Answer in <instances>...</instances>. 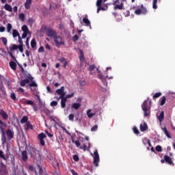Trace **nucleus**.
Masks as SVG:
<instances>
[{
    "label": "nucleus",
    "mask_w": 175,
    "mask_h": 175,
    "mask_svg": "<svg viewBox=\"0 0 175 175\" xmlns=\"http://www.w3.org/2000/svg\"><path fill=\"white\" fill-rule=\"evenodd\" d=\"M25 77L27 80L31 81L30 83L29 84V87L30 88L31 92L33 94H35L36 91H38V83L35 81H33V77L31 75V74L27 73V74H24Z\"/></svg>",
    "instance_id": "nucleus-1"
},
{
    "label": "nucleus",
    "mask_w": 175,
    "mask_h": 175,
    "mask_svg": "<svg viewBox=\"0 0 175 175\" xmlns=\"http://www.w3.org/2000/svg\"><path fill=\"white\" fill-rule=\"evenodd\" d=\"M28 152L30 154L31 157L33 158V159L37 160L39 158H42V154H40V150L36 149V148L33 146H29L27 148Z\"/></svg>",
    "instance_id": "nucleus-2"
},
{
    "label": "nucleus",
    "mask_w": 175,
    "mask_h": 175,
    "mask_svg": "<svg viewBox=\"0 0 175 175\" xmlns=\"http://www.w3.org/2000/svg\"><path fill=\"white\" fill-rule=\"evenodd\" d=\"M150 105H151V100H150V98H148L146 100H144L142 105V109L143 111H144V117H148V116H150Z\"/></svg>",
    "instance_id": "nucleus-3"
},
{
    "label": "nucleus",
    "mask_w": 175,
    "mask_h": 175,
    "mask_svg": "<svg viewBox=\"0 0 175 175\" xmlns=\"http://www.w3.org/2000/svg\"><path fill=\"white\" fill-rule=\"evenodd\" d=\"M8 126V124L6 123H4L1 119H0V131L1 132V142L3 144H5L6 143V133H5V129Z\"/></svg>",
    "instance_id": "nucleus-4"
},
{
    "label": "nucleus",
    "mask_w": 175,
    "mask_h": 175,
    "mask_svg": "<svg viewBox=\"0 0 175 175\" xmlns=\"http://www.w3.org/2000/svg\"><path fill=\"white\" fill-rule=\"evenodd\" d=\"M112 5H113V10H124V1L116 0L113 1Z\"/></svg>",
    "instance_id": "nucleus-5"
},
{
    "label": "nucleus",
    "mask_w": 175,
    "mask_h": 175,
    "mask_svg": "<svg viewBox=\"0 0 175 175\" xmlns=\"http://www.w3.org/2000/svg\"><path fill=\"white\" fill-rule=\"evenodd\" d=\"M135 14L137 16H140V14H147V8L142 4L141 5H138L137 9L134 12Z\"/></svg>",
    "instance_id": "nucleus-6"
},
{
    "label": "nucleus",
    "mask_w": 175,
    "mask_h": 175,
    "mask_svg": "<svg viewBox=\"0 0 175 175\" xmlns=\"http://www.w3.org/2000/svg\"><path fill=\"white\" fill-rule=\"evenodd\" d=\"M53 38L55 39L56 47H59V46L65 45V41L62 40L61 36L56 35Z\"/></svg>",
    "instance_id": "nucleus-7"
},
{
    "label": "nucleus",
    "mask_w": 175,
    "mask_h": 175,
    "mask_svg": "<svg viewBox=\"0 0 175 175\" xmlns=\"http://www.w3.org/2000/svg\"><path fill=\"white\" fill-rule=\"evenodd\" d=\"M94 160L93 163L96 167H98L99 166V153H98V150L94 151Z\"/></svg>",
    "instance_id": "nucleus-8"
},
{
    "label": "nucleus",
    "mask_w": 175,
    "mask_h": 175,
    "mask_svg": "<svg viewBox=\"0 0 175 175\" xmlns=\"http://www.w3.org/2000/svg\"><path fill=\"white\" fill-rule=\"evenodd\" d=\"M9 172H8V168L6 165H5L3 162L0 163V174L1 175H8Z\"/></svg>",
    "instance_id": "nucleus-9"
},
{
    "label": "nucleus",
    "mask_w": 175,
    "mask_h": 175,
    "mask_svg": "<svg viewBox=\"0 0 175 175\" xmlns=\"http://www.w3.org/2000/svg\"><path fill=\"white\" fill-rule=\"evenodd\" d=\"M55 92L57 94V95H59V99L65 97V95H66V93H65V87L64 86H62L59 89H57Z\"/></svg>",
    "instance_id": "nucleus-10"
},
{
    "label": "nucleus",
    "mask_w": 175,
    "mask_h": 175,
    "mask_svg": "<svg viewBox=\"0 0 175 175\" xmlns=\"http://www.w3.org/2000/svg\"><path fill=\"white\" fill-rule=\"evenodd\" d=\"M46 137H47V136H46L44 133H41L38 136V139L40 141V144L42 146L46 145V142H44V139H46Z\"/></svg>",
    "instance_id": "nucleus-11"
},
{
    "label": "nucleus",
    "mask_w": 175,
    "mask_h": 175,
    "mask_svg": "<svg viewBox=\"0 0 175 175\" xmlns=\"http://www.w3.org/2000/svg\"><path fill=\"white\" fill-rule=\"evenodd\" d=\"M45 33L49 38H54L57 35V32L51 28L46 29Z\"/></svg>",
    "instance_id": "nucleus-12"
},
{
    "label": "nucleus",
    "mask_w": 175,
    "mask_h": 175,
    "mask_svg": "<svg viewBox=\"0 0 175 175\" xmlns=\"http://www.w3.org/2000/svg\"><path fill=\"white\" fill-rule=\"evenodd\" d=\"M5 133H6V136L8 137V140H12V139H14V131L8 129L6 131Z\"/></svg>",
    "instance_id": "nucleus-13"
},
{
    "label": "nucleus",
    "mask_w": 175,
    "mask_h": 175,
    "mask_svg": "<svg viewBox=\"0 0 175 175\" xmlns=\"http://www.w3.org/2000/svg\"><path fill=\"white\" fill-rule=\"evenodd\" d=\"M21 158L22 161L24 162H27V161H28V152L27 150H23L21 152Z\"/></svg>",
    "instance_id": "nucleus-14"
},
{
    "label": "nucleus",
    "mask_w": 175,
    "mask_h": 175,
    "mask_svg": "<svg viewBox=\"0 0 175 175\" xmlns=\"http://www.w3.org/2000/svg\"><path fill=\"white\" fill-rule=\"evenodd\" d=\"M107 78H109V75H107V72H105V75H103V74L98 70V79H100L101 81H103V80Z\"/></svg>",
    "instance_id": "nucleus-15"
},
{
    "label": "nucleus",
    "mask_w": 175,
    "mask_h": 175,
    "mask_svg": "<svg viewBox=\"0 0 175 175\" xmlns=\"http://www.w3.org/2000/svg\"><path fill=\"white\" fill-rule=\"evenodd\" d=\"M139 129L141 132H146L148 129V126L147 125V123L144 122V124H141L139 125Z\"/></svg>",
    "instance_id": "nucleus-16"
},
{
    "label": "nucleus",
    "mask_w": 175,
    "mask_h": 175,
    "mask_svg": "<svg viewBox=\"0 0 175 175\" xmlns=\"http://www.w3.org/2000/svg\"><path fill=\"white\" fill-rule=\"evenodd\" d=\"M60 99H61V103H60L61 107L62 109H65L66 107V102L68 100H66V98L65 97L60 98Z\"/></svg>",
    "instance_id": "nucleus-17"
},
{
    "label": "nucleus",
    "mask_w": 175,
    "mask_h": 175,
    "mask_svg": "<svg viewBox=\"0 0 175 175\" xmlns=\"http://www.w3.org/2000/svg\"><path fill=\"white\" fill-rule=\"evenodd\" d=\"M163 158H164V161H165V162L167 163H168V165H173V161L172 160L171 157H169L167 155H165Z\"/></svg>",
    "instance_id": "nucleus-18"
},
{
    "label": "nucleus",
    "mask_w": 175,
    "mask_h": 175,
    "mask_svg": "<svg viewBox=\"0 0 175 175\" xmlns=\"http://www.w3.org/2000/svg\"><path fill=\"white\" fill-rule=\"evenodd\" d=\"M30 81H29V79H22L20 81V85H21V87H25V85L26 84H29Z\"/></svg>",
    "instance_id": "nucleus-19"
},
{
    "label": "nucleus",
    "mask_w": 175,
    "mask_h": 175,
    "mask_svg": "<svg viewBox=\"0 0 175 175\" xmlns=\"http://www.w3.org/2000/svg\"><path fill=\"white\" fill-rule=\"evenodd\" d=\"M81 107V104L79 103H74L71 106V109H74L75 110H79Z\"/></svg>",
    "instance_id": "nucleus-20"
},
{
    "label": "nucleus",
    "mask_w": 175,
    "mask_h": 175,
    "mask_svg": "<svg viewBox=\"0 0 175 175\" xmlns=\"http://www.w3.org/2000/svg\"><path fill=\"white\" fill-rule=\"evenodd\" d=\"M0 116H1L3 120H8V118H9V116L3 109H1Z\"/></svg>",
    "instance_id": "nucleus-21"
},
{
    "label": "nucleus",
    "mask_w": 175,
    "mask_h": 175,
    "mask_svg": "<svg viewBox=\"0 0 175 175\" xmlns=\"http://www.w3.org/2000/svg\"><path fill=\"white\" fill-rule=\"evenodd\" d=\"M25 128L26 131H29V129H33V126L31 124V122H27L25 125Z\"/></svg>",
    "instance_id": "nucleus-22"
},
{
    "label": "nucleus",
    "mask_w": 175,
    "mask_h": 175,
    "mask_svg": "<svg viewBox=\"0 0 175 175\" xmlns=\"http://www.w3.org/2000/svg\"><path fill=\"white\" fill-rule=\"evenodd\" d=\"M32 4V0H26L25 3V8L28 10L31 8V5Z\"/></svg>",
    "instance_id": "nucleus-23"
},
{
    "label": "nucleus",
    "mask_w": 175,
    "mask_h": 175,
    "mask_svg": "<svg viewBox=\"0 0 175 175\" xmlns=\"http://www.w3.org/2000/svg\"><path fill=\"white\" fill-rule=\"evenodd\" d=\"M158 120H159V122H162V121H163V120H165V111H162L160 113V115L158 116Z\"/></svg>",
    "instance_id": "nucleus-24"
},
{
    "label": "nucleus",
    "mask_w": 175,
    "mask_h": 175,
    "mask_svg": "<svg viewBox=\"0 0 175 175\" xmlns=\"http://www.w3.org/2000/svg\"><path fill=\"white\" fill-rule=\"evenodd\" d=\"M10 66L12 70H16V69H17V64L14 61L10 62Z\"/></svg>",
    "instance_id": "nucleus-25"
},
{
    "label": "nucleus",
    "mask_w": 175,
    "mask_h": 175,
    "mask_svg": "<svg viewBox=\"0 0 175 175\" xmlns=\"http://www.w3.org/2000/svg\"><path fill=\"white\" fill-rule=\"evenodd\" d=\"M23 105H28L29 106H33V105H35V103L31 100H25L23 101Z\"/></svg>",
    "instance_id": "nucleus-26"
},
{
    "label": "nucleus",
    "mask_w": 175,
    "mask_h": 175,
    "mask_svg": "<svg viewBox=\"0 0 175 175\" xmlns=\"http://www.w3.org/2000/svg\"><path fill=\"white\" fill-rule=\"evenodd\" d=\"M9 49H10V51H11V52L14 51V50H18V45L14 44H11L10 46Z\"/></svg>",
    "instance_id": "nucleus-27"
},
{
    "label": "nucleus",
    "mask_w": 175,
    "mask_h": 175,
    "mask_svg": "<svg viewBox=\"0 0 175 175\" xmlns=\"http://www.w3.org/2000/svg\"><path fill=\"white\" fill-rule=\"evenodd\" d=\"M4 9L5 10H7V12H13V8H12V5H10L8 4V3H6L4 5Z\"/></svg>",
    "instance_id": "nucleus-28"
},
{
    "label": "nucleus",
    "mask_w": 175,
    "mask_h": 175,
    "mask_svg": "<svg viewBox=\"0 0 175 175\" xmlns=\"http://www.w3.org/2000/svg\"><path fill=\"white\" fill-rule=\"evenodd\" d=\"M163 132H164L165 136H167L168 139H172V135H170V133H169V131L166 127L163 128Z\"/></svg>",
    "instance_id": "nucleus-29"
},
{
    "label": "nucleus",
    "mask_w": 175,
    "mask_h": 175,
    "mask_svg": "<svg viewBox=\"0 0 175 175\" xmlns=\"http://www.w3.org/2000/svg\"><path fill=\"white\" fill-rule=\"evenodd\" d=\"M12 36L13 38H20V33H18V31H17L16 29H13L12 30Z\"/></svg>",
    "instance_id": "nucleus-30"
},
{
    "label": "nucleus",
    "mask_w": 175,
    "mask_h": 175,
    "mask_svg": "<svg viewBox=\"0 0 175 175\" xmlns=\"http://www.w3.org/2000/svg\"><path fill=\"white\" fill-rule=\"evenodd\" d=\"M159 102H160V106H163V105L166 103V97L165 96L161 97L159 100Z\"/></svg>",
    "instance_id": "nucleus-31"
},
{
    "label": "nucleus",
    "mask_w": 175,
    "mask_h": 175,
    "mask_svg": "<svg viewBox=\"0 0 175 175\" xmlns=\"http://www.w3.org/2000/svg\"><path fill=\"white\" fill-rule=\"evenodd\" d=\"M79 61H81V62H84V61H85L84 53L81 51H80Z\"/></svg>",
    "instance_id": "nucleus-32"
},
{
    "label": "nucleus",
    "mask_w": 175,
    "mask_h": 175,
    "mask_svg": "<svg viewBox=\"0 0 175 175\" xmlns=\"http://www.w3.org/2000/svg\"><path fill=\"white\" fill-rule=\"evenodd\" d=\"M27 124L28 122V116H23L21 120V124Z\"/></svg>",
    "instance_id": "nucleus-33"
},
{
    "label": "nucleus",
    "mask_w": 175,
    "mask_h": 175,
    "mask_svg": "<svg viewBox=\"0 0 175 175\" xmlns=\"http://www.w3.org/2000/svg\"><path fill=\"white\" fill-rule=\"evenodd\" d=\"M83 23L84 24H85L87 25V27H88V25H91V22L87 18H83Z\"/></svg>",
    "instance_id": "nucleus-34"
},
{
    "label": "nucleus",
    "mask_w": 175,
    "mask_h": 175,
    "mask_svg": "<svg viewBox=\"0 0 175 175\" xmlns=\"http://www.w3.org/2000/svg\"><path fill=\"white\" fill-rule=\"evenodd\" d=\"M23 32H27L29 33V29H28V26L24 25L23 26H22L21 28Z\"/></svg>",
    "instance_id": "nucleus-35"
},
{
    "label": "nucleus",
    "mask_w": 175,
    "mask_h": 175,
    "mask_svg": "<svg viewBox=\"0 0 175 175\" xmlns=\"http://www.w3.org/2000/svg\"><path fill=\"white\" fill-rule=\"evenodd\" d=\"M36 46V40H35V38H33L31 41V49H35Z\"/></svg>",
    "instance_id": "nucleus-36"
},
{
    "label": "nucleus",
    "mask_w": 175,
    "mask_h": 175,
    "mask_svg": "<svg viewBox=\"0 0 175 175\" xmlns=\"http://www.w3.org/2000/svg\"><path fill=\"white\" fill-rule=\"evenodd\" d=\"M160 96H162V93H161V92H157V93H155V94L153 95L152 98H153V99H157V98H159Z\"/></svg>",
    "instance_id": "nucleus-37"
},
{
    "label": "nucleus",
    "mask_w": 175,
    "mask_h": 175,
    "mask_svg": "<svg viewBox=\"0 0 175 175\" xmlns=\"http://www.w3.org/2000/svg\"><path fill=\"white\" fill-rule=\"evenodd\" d=\"M0 39L1 40V41L3 43L4 46H6L8 44V38H6L5 37H1Z\"/></svg>",
    "instance_id": "nucleus-38"
},
{
    "label": "nucleus",
    "mask_w": 175,
    "mask_h": 175,
    "mask_svg": "<svg viewBox=\"0 0 175 175\" xmlns=\"http://www.w3.org/2000/svg\"><path fill=\"white\" fill-rule=\"evenodd\" d=\"M157 3H158V0H153V2H152L153 9H158V6L157 5Z\"/></svg>",
    "instance_id": "nucleus-39"
},
{
    "label": "nucleus",
    "mask_w": 175,
    "mask_h": 175,
    "mask_svg": "<svg viewBox=\"0 0 175 175\" xmlns=\"http://www.w3.org/2000/svg\"><path fill=\"white\" fill-rule=\"evenodd\" d=\"M41 111H44V113L46 114V116H50L51 113H50V110H49V109L47 108H44L43 109H41Z\"/></svg>",
    "instance_id": "nucleus-40"
},
{
    "label": "nucleus",
    "mask_w": 175,
    "mask_h": 175,
    "mask_svg": "<svg viewBox=\"0 0 175 175\" xmlns=\"http://www.w3.org/2000/svg\"><path fill=\"white\" fill-rule=\"evenodd\" d=\"M103 2V0H97V1H96L97 8H102Z\"/></svg>",
    "instance_id": "nucleus-41"
},
{
    "label": "nucleus",
    "mask_w": 175,
    "mask_h": 175,
    "mask_svg": "<svg viewBox=\"0 0 175 175\" xmlns=\"http://www.w3.org/2000/svg\"><path fill=\"white\" fill-rule=\"evenodd\" d=\"M133 132L135 135H139L140 134V131H139V129H137V127H136V126H134L133 128Z\"/></svg>",
    "instance_id": "nucleus-42"
},
{
    "label": "nucleus",
    "mask_w": 175,
    "mask_h": 175,
    "mask_svg": "<svg viewBox=\"0 0 175 175\" xmlns=\"http://www.w3.org/2000/svg\"><path fill=\"white\" fill-rule=\"evenodd\" d=\"M75 96V93H71L70 94H67L66 96H64V98H66V100H68L69 98H73Z\"/></svg>",
    "instance_id": "nucleus-43"
},
{
    "label": "nucleus",
    "mask_w": 175,
    "mask_h": 175,
    "mask_svg": "<svg viewBox=\"0 0 175 175\" xmlns=\"http://www.w3.org/2000/svg\"><path fill=\"white\" fill-rule=\"evenodd\" d=\"M155 150L158 152H162V146L158 145V146H156Z\"/></svg>",
    "instance_id": "nucleus-44"
},
{
    "label": "nucleus",
    "mask_w": 175,
    "mask_h": 175,
    "mask_svg": "<svg viewBox=\"0 0 175 175\" xmlns=\"http://www.w3.org/2000/svg\"><path fill=\"white\" fill-rule=\"evenodd\" d=\"M19 18H20V20H21L22 21H25V14H19Z\"/></svg>",
    "instance_id": "nucleus-45"
},
{
    "label": "nucleus",
    "mask_w": 175,
    "mask_h": 175,
    "mask_svg": "<svg viewBox=\"0 0 175 175\" xmlns=\"http://www.w3.org/2000/svg\"><path fill=\"white\" fill-rule=\"evenodd\" d=\"M72 159L75 162H79L80 161V159L79 158V156L77 154L73 155Z\"/></svg>",
    "instance_id": "nucleus-46"
},
{
    "label": "nucleus",
    "mask_w": 175,
    "mask_h": 175,
    "mask_svg": "<svg viewBox=\"0 0 175 175\" xmlns=\"http://www.w3.org/2000/svg\"><path fill=\"white\" fill-rule=\"evenodd\" d=\"M25 44H26V47L27 48V50H29V49H30V47H29V38H27L26 39Z\"/></svg>",
    "instance_id": "nucleus-47"
},
{
    "label": "nucleus",
    "mask_w": 175,
    "mask_h": 175,
    "mask_svg": "<svg viewBox=\"0 0 175 175\" xmlns=\"http://www.w3.org/2000/svg\"><path fill=\"white\" fill-rule=\"evenodd\" d=\"M68 120L70 121H74L75 120V115L73 113H70L69 116H68Z\"/></svg>",
    "instance_id": "nucleus-48"
},
{
    "label": "nucleus",
    "mask_w": 175,
    "mask_h": 175,
    "mask_svg": "<svg viewBox=\"0 0 175 175\" xmlns=\"http://www.w3.org/2000/svg\"><path fill=\"white\" fill-rule=\"evenodd\" d=\"M98 131V124L94 125L93 127L91 129L92 132H96Z\"/></svg>",
    "instance_id": "nucleus-49"
},
{
    "label": "nucleus",
    "mask_w": 175,
    "mask_h": 175,
    "mask_svg": "<svg viewBox=\"0 0 175 175\" xmlns=\"http://www.w3.org/2000/svg\"><path fill=\"white\" fill-rule=\"evenodd\" d=\"M24 45H18V49L21 53L24 52Z\"/></svg>",
    "instance_id": "nucleus-50"
},
{
    "label": "nucleus",
    "mask_w": 175,
    "mask_h": 175,
    "mask_svg": "<svg viewBox=\"0 0 175 175\" xmlns=\"http://www.w3.org/2000/svg\"><path fill=\"white\" fill-rule=\"evenodd\" d=\"M8 53H9V55L11 57V58L13 59L14 61L17 62V59H16V57H14V55H13V53H12V51L9 52Z\"/></svg>",
    "instance_id": "nucleus-51"
},
{
    "label": "nucleus",
    "mask_w": 175,
    "mask_h": 175,
    "mask_svg": "<svg viewBox=\"0 0 175 175\" xmlns=\"http://www.w3.org/2000/svg\"><path fill=\"white\" fill-rule=\"evenodd\" d=\"M8 53H9V55L11 57V58L13 59L14 61L17 62V59H16V57H14V55H13V53H12V51L9 52Z\"/></svg>",
    "instance_id": "nucleus-52"
},
{
    "label": "nucleus",
    "mask_w": 175,
    "mask_h": 175,
    "mask_svg": "<svg viewBox=\"0 0 175 175\" xmlns=\"http://www.w3.org/2000/svg\"><path fill=\"white\" fill-rule=\"evenodd\" d=\"M0 158H2L4 161H6V157L3 155V151L0 150Z\"/></svg>",
    "instance_id": "nucleus-53"
},
{
    "label": "nucleus",
    "mask_w": 175,
    "mask_h": 175,
    "mask_svg": "<svg viewBox=\"0 0 175 175\" xmlns=\"http://www.w3.org/2000/svg\"><path fill=\"white\" fill-rule=\"evenodd\" d=\"M12 24L10 23H8L7 25V31L8 32H10V31H12Z\"/></svg>",
    "instance_id": "nucleus-54"
},
{
    "label": "nucleus",
    "mask_w": 175,
    "mask_h": 175,
    "mask_svg": "<svg viewBox=\"0 0 175 175\" xmlns=\"http://www.w3.org/2000/svg\"><path fill=\"white\" fill-rule=\"evenodd\" d=\"M57 105H58V102H57L55 100L51 102V106L52 107H54V106H57Z\"/></svg>",
    "instance_id": "nucleus-55"
},
{
    "label": "nucleus",
    "mask_w": 175,
    "mask_h": 175,
    "mask_svg": "<svg viewBox=\"0 0 175 175\" xmlns=\"http://www.w3.org/2000/svg\"><path fill=\"white\" fill-rule=\"evenodd\" d=\"M94 69H95V65H91L88 68V70H90V72H92Z\"/></svg>",
    "instance_id": "nucleus-56"
},
{
    "label": "nucleus",
    "mask_w": 175,
    "mask_h": 175,
    "mask_svg": "<svg viewBox=\"0 0 175 175\" xmlns=\"http://www.w3.org/2000/svg\"><path fill=\"white\" fill-rule=\"evenodd\" d=\"M29 33H28V32H23L22 34V39H25V38H27V36H28Z\"/></svg>",
    "instance_id": "nucleus-57"
},
{
    "label": "nucleus",
    "mask_w": 175,
    "mask_h": 175,
    "mask_svg": "<svg viewBox=\"0 0 175 175\" xmlns=\"http://www.w3.org/2000/svg\"><path fill=\"white\" fill-rule=\"evenodd\" d=\"M10 98H11V99H12V100H16V94L12 93L11 95H10Z\"/></svg>",
    "instance_id": "nucleus-58"
},
{
    "label": "nucleus",
    "mask_w": 175,
    "mask_h": 175,
    "mask_svg": "<svg viewBox=\"0 0 175 175\" xmlns=\"http://www.w3.org/2000/svg\"><path fill=\"white\" fill-rule=\"evenodd\" d=\"M72 143H75L77 147H80V141L79 140H72Z\"/></svg>",
    "instance_id": "nucleus-59"
},
{
    "label": "nucleus",
    "mask_w": 175,
    "mask_h": 175,
    "mask_svg": "<svg viewBox=\"0 0 175 175\" xmlns=\"http://www.w3.org/2000/svg\"><path fill=\"white\" fill-rule=\"evenodd\" d=\"M27 23L29 24H31V25H32V24H33V19H32V18H29L27 20Z\"/></svg>",
    "instance_id": "nucleus-60"
},
{
    "label": "nucleus",
    "mask_w": 175,
    "mask_h": 175,
    "mask_svg": "<svg viewBox=\"0 0 175 175\" xmlns=\"http://www.w3.org/2000/svg\"><path fill=\"white\" fill-rule=\"evenodd\" d=\"M81 150H83V151H87V145H82L80 146Z\"/></svg>",
    "instance_id": "nucleus-61"
},
{
    "label": "nucleus",
    "mask_w": 175,
    "mask_h": 175,
    "mask_svg": "<svg viewBox=\"0 0 175 175\" xmlns=\"http://www.w3.org/2000/svg\"><path fill=\"white\" fill-rule=\"evenodd\" d=\"M72 40H73L74 42H77V40H79V36L75 35V36L72 37Z\"/></svg>",
    "instance_id": "nucleus-62"
},
{
    "label": "nucleus",
    "mask_w": 175,
    "mask_h": 175,
    "mask_svg": "<svg viewBox=\"0 0 175 175\" xmlns=\"http://www.w3.org/2000/svg\"><path fill=\"white\" fill-rule=\"evenodd\" d=\"M38 53H44V47L43 46H40L39 49H38Z\"/></svg>",
    "instance_id": "nucleus-63"
},
{
    "label": "nucleus",
    "mask_w": 175,
    "mask_h": 175,
    "mask_svg": "<svg viewBox=\"0 0 175 175\" xmlns=\"http://www.w3.org/2000/svg\"><path fill=\"white\" fill-rule=\"evenodd\" d=\"M28 169L30 172H33V170H35V168L33 167V165H29Z\"/></svg>",
    "instance_id": "nucleus-64"
}]
</instances>
